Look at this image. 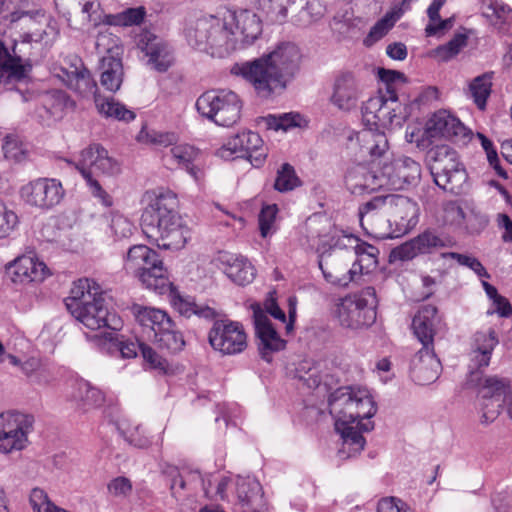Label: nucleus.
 Segmentation results:
<instances>
[{
	"instance_id": "obj_1",
	"label": "nucleus",
	"mask_w": 512,
	"mask_h": 512,
	"mask_svg": "<svg viewBox=\"0 0 512 512\" xmlns=\"http://www.w3.org/2000/svg\"><path fill=\"white\" fill-rule=\"evenodd\" d=\"M328 406L335 430L342 439L339 457L348 459L358 455L366 444L362 432L374 429L370 419L376 414L377 406L372 396L366 389L340 387L329 395Z\"/></svg>"
},
{
	"instance_id": "obj_2",
	"label": "nucleus",
	"mask_w": 512,
	"mask_h": 512,
	"mask_svg": "<svg viewBox=\"0 0 512 512\" xmlns=\"http://www.w3.org/2000/svg\"><path fill=\"white\" fill-rule=\"evenodd\" d=\"M301 54L292 43H282L272 52L253 61L235 63L231 74L250 83L258 96L268 98L283 91L299 70Z\"/></svg>"
},
{
	"instance_id": "obj_3",
	"label": "nucleus",
	"mask_w": 512,
	"mask_h": 512,
	"mask_svg": "<svg viewBox=\"0 0 512 512\" xmlns=\"http://www.w3.org/2000/svg\"><path fill=\"white\" fill-rule=\"evenodd\" d=\"M141 215V227L146 237L158 247L180 249L191 232L177 212V197L170 190H159L149 196Z\"/></svg>"
},
{
	"instance_id": "obj_4",
	"label": "nucleus",
	"mask_w": 512,
	"mask_h": 512,
	"mask_svg": "<svg viewBox=\"0 0 512 512\" xmlns=\"http://www.w3.org/2000/svg\"><path fill=\"white\" fill-rule=\"evenodd\" d=\"M65 305L71 315L90 330L107 328L110 331L122 327L121 319L105 307L99 287L92 280L74 282Z\"/></svg>"
},
{
	"instance_id": "obj_5",
	"label": "nucleus",
	"mask_w": 512,
	"mask_h": 512,
	"mask_svg": "<svg viewBox=\"0 0 512 512\" xmlns=\"http://www.w3.org/2000/svg\"><path fill=\"white\" fill-rule=\"evenodd\" d=\"M10 24L17 51L32 55L38 45L50 47L60 32L57 21L43 9L17 8L10 14Z\"/></svg>"
},
{
	"instance_id": "obj_6",
	"label": "nucleus",
	"mask_w": 512,
	"mask_h": 512,
	"mask_svg": "<svg viewBox=\"0 0 512 512\" xmlns=\"http://www.w3.org/2000/svg\"><path fill=\"white\" fill-rule=\"evenodd\" d=\"M189 45L212 57L224 58L236 49L241 48L239 38L234 29L227 22V16L203 17L187 31Z\"/></svg>"
},
{
	"instance_id": "obj_7",
	"label": "nucleus",
	"mask_w": 512,
	"mask_h": 512,
	"mask_svg": "<svg viewBox=\"0 0 512 512\" xmlns=\"http://www.w3.org/2000/svg\"><path fill=\"white\" fill-rule=\"evenodd\" d=\"M124 267L128 272L135 274L149 290L160 295L171 290V282L162 260L156 251L146 245L132 246L127 252Z\"/></svg>"
},
{
	"instance_id": "obj_8",
	"label": "nucleus",
	"mask_w": 512,
	"mask_h": 512,
	"mask_svg": "<svg viewBox=\"0 0 512 512\" xmlns=\"http://www.w3.org/2000/svg\"><path fill=\"white\" fill-rule=\"evenodd\" d=\"M76 169L86 180L91 194L104 206H112V197L102 188L93 175L115 176L121 171L119 162L112 158L104 147L99 144H92L81 151Z\"/></svg>"
},
{
	"instance_id": "obj_9",
	"label": "nucleus",
	"mask_w": 512,
	"mask_h": 512,
	"mask_svg": "<svg viewBox=\"0 0 512 512\" xmlns=\"http://www.w3.org/2000/svg\"><path fill=\"white\" fill-rule=\"evenodd\" d=\"M427 158L435 184L445 191L460 194L468 175L458 153L448 145H439L428 151Z\"/></svg>"
},
{
	"instance_id": "obj_10",
	"label": "nucleus",
	"mask_w": 512,
	"mask_h": 512,
	"mask_svg": "<svg viewBox=\"0 0 512 512\" xmlns=\"http://www.w3.org/2000/svg\"><path fill=\"white\" fill-rule=\"evenodd\" d=\"M474 383L478 386V403L482 423L493 422L500 414L504 403H507V411L512 419V391L507 378L497 376L480 378L478 373L471 372L468 384L473 385Z\"/></svg>"
},
{
	"instance_id": "obj_11",
	"label": "nucleus",
	"mask_w": 512,
	"mask_h": 512,
	"mask_svg": "<svg viewBox=\"0 0 512 512\" xmlns=\"http://www.w3.org/2000/svg\"><path fill=\"white\" fill-rule=\"evenodd\" d=\"M377 303L376 291L371 286L344 297L337 305L340 325L352 330L371 326L376 320Z\"/></svg>"
},
{
	"instance_id": "obj_12",
	"label": "nucleus",
	"mask_w": 512,
	"mask_h": 512,
	"mask_svg": "<svg viewBox=\"0 0 512 512\" xmlns=\"http://www.w3.org/2000/svg\"><path fill=\"white\" fill-rule=\"evenodd\" d=\"M361 112L363 121L377 128L400 127L409 116L408 107L400 102L398 95H386L382 88L364 102Z\"/></svg>"
},
{
	"instance_id": "obj_13",
	"label": "nucleus",
	"mask_w": 512,
	"mask_h": 512,
	"mask_svg": "<svg viewBox=\"0 0 512 512\" xmlns=\"http://www.w3.org/2000/svg\"><path fill=\"white\" fill-rule=\"evenodd\" d=\"M196 109L215 124L229 127L240 119L242 103L233 91L210 90L197 99Z\"/></svg>"
},
{
	"instance_id": "obj_14",
	"label": "nucleus",
	"mask_w": 512,
	"mask_h": 512,
	"mask_svg": "<svg viewBox=\"0 0 512 512\" xmlns=\"http://www.w3.org/2000/svg\"><path fill=\"white\" fill-rule=\"evenodd\" d=\"M419 207L402 195H390L387 207L389 230L378 233L380 238H398L411 231L418 223Z\"/></svg>"
},
{
	"instance_id": "obj_15",
	"label": "nucleus",
	"mask_w": 512,
	"mask_h": 512,
	"mask_svg": "<svg viewBox=\"0 0 512 512\" xmlns=\"http://www.w3.org/2000/svg\"><path fill=\"white\" fill-rule=\"evenodd\" d=\"M34 417L18 411L0 415V452L9 453L22 450L28 442V434L32 431Z\"/></svg>"
},
{
	"instance_id": "obj_16",
	"label": "nucleus",
	"mask_w": 512,
	"mask_h": 512,
	"mask_svg": "<svg viewBox=\"0 0 512 512\" xmlns=\"http://www.w3.org/2000/svg\"><path fill=\"white\" fill-rule=\"evenodd\" d=\"M217 155L224 160L246 158L254 167H260L266 158L263 140L253 131L237 133L217 151Z\"/></svg>"
},
{
	"instance_id": "obj_17",
	"label": "nucleus",
	"mask_w": 512,
	"mask_h": 512,
	"mask_svg": "<svg viewBox=\"0 0 512 512\" xmlns=\"http://www.w3.org/2000/svg\"><path fill=\"white\" fill-rule=\"evenodd\" d=\"M211 347L222 355H236L247 348V334L239 322L216 320L209 333Z\"/></svg>"
},
{
	"instance_id": "obj_18",
	"label": "nucleus",
	"mask_w": 512,
	"mask_h": 512,
	"mask_svg": "<svg viewBox=\"0 0 512 512\" xmlns=\"http://www.w3.org/2000/svg\"><path fill=\"white\" fill-rule=\"evenodd\" d=\"M64 194L62 183L54 178H38L21 188V197L25 203L41 209L58 205Z\"/></svg>"
},
{
	"instance_id": "obj_19",
	"label": "nucleus",
	"mask_w": 512,
	"mask_h": 512,
	"mask_svg": "<svg viewBox=\"0 0 512 512\" xmlns=\"http://www.w3.org/2000/svg\"><path fill=\"white\" fill-rule=\"evenodd\" d=\"M30 53L17 51V46L13 43L9 50L0 41V83L10 84L25 79L32 70Z\"/></svg>"
},
{
	"instance_id": "obj_20",
	"label": "nucleus",
	"mask_w": 512,
	"mask_h": 512,
	"mask_svg": "<svg viewBox=\"0 0 512 512\" xmlns=\"http://www.w3.org/2000/svg\"><path fill=\"white\" fill-rule=\"evenodd\" d=\"M424 133L429 140L445 138L453 142H464L469 130L447 110L435 112L427 121Z\"/></svg>"
},
{
	"instance_id": "obj_21",
	"label": "nucleus",
	"mask_w": 512,
	"mask_h": 512,
	"mask_svg": "<svg viewBox=\"0 0 512 512\" xmlns=\"http://www.w3.org/2000/svg\"><path fill=\"white\" fill-rule=\"evenodd\" d=\"M252 309L255 334L259 340L258 349L260 355L265 361L271 362L272 353L283 350L286 346V341L280 337L265 311L258 304L252 305Z\"/></svg>"
},
{
	"instance_id": "obj_22",
	"label": "nucleus",
	"mask_w": 512,
	"mask_h": 512,
	"mask_svg": "<svg viewBox=\"0 0 512 512\" xmlns=\"http://www.w3.org/2000/svg\"><path fill=\"white\" fill-rule=\"evenodd\" d=\"M385 188L400 190L415 183L421 175V166L410 157L401 156L385 162L381 167Z\"/></svg>"
},
{
	"instance_id": "obj_23",
	"label": "nucleus",
	"mask_w": 512,
	"mask_h": 512,
	"mask_svg": "<svg viewBox=\"0 0 512 512\" xmlns=\"http://www.w3.org/2000/svg\"><path fill=\"white\" fill-rule=\"evenodd\" d=\"M364 86L350 71L341 72L334 80L331 103L340 110L351 111L358 105Z\"/></svg>"
},
{
	"instance_id": "obj_24",
	"label": "nucleus",
	"mask_w": 512,
	"mask_h": 512,
	"mask_svg": "<svg viewBox=\"0 0 512 512\" xmlns=\"http://www.w3.org/2000/svg\"><path fill=\"white\" fill-rule=\"evenodd\" d=\"M213 262L217 268L222 270L237 285H247L255 278V268L242 255L220 251L214 257Z\"/></svg>"
},
{
	"instance_id": "obj_25",
	"label": "nucleus",
	"mask_w": 512,
	"mask_h": 512,
	"mask_svg": "<svg viewBox=\"0 0 512 512\" xmlns=\"http://www.w3.org/2000/svg\"><path fill=\"white\" fill-rule=\"evenodd\" d=\"M378 169L374 165L369 168L362 164L352 167L345 177L347 189L354 195H363L385 188V177Z\"/></svg>"
},
{
	"instance_id": "obj_26",
	"label": "nucleus",
	"mask_w": 512,
	"mask_h": 512,
	"mask_svg": "<svg viewBox=\"0 0 512 512\" xmlns=\"http://www.w3.org/2000/svg\"><path fill=\"white\" fill-rule=\"evenodd\" d=\"M441 372V363L434 347H422L413 356L410 363L412 380L419 385H428L436 381Z\"/></svg>"
},
{
	"instance_id": "obj_27",
	"label": "nucleus",
	"mask_w": 512,
	"mask_h": 512,
	"mask_svg": "<svg viewBox=\"0 0 512 512\" xmlns=\"http://www.w3.org/2000/svg\"><path fill=\"white\" fill-rule=\"evenodd\" d=\"M8 271L12 281L20 284L41 282L49 273L46 264L31 255L16 258L9 264Z\"/></svg>"
},
{
	"instance_id": "obj_28",
	"label": "nucleus",
	"mask_w": 512,
	"mask_h": 512,
	"mask_svg": "<svg viewBox=\"0 0 512 512\" xmlns=\"http://www.w3.org/2000/svg\"><path fill=\"white\" fill-rule=\"evenodd\" d=\"M227 22L234 29L239 38L241 48L252 44L261 34L262 26L259 17L252 11L241 10L239 12L228 11L225 13Z\"/></svg>"
},
{
	"instance_id": "obj_29",
	"label": "nucleus",
	"mask_w": 512,
	"mask_h": 512,
	"mask_svg": "<svg viewBox=\"0 0 512 512\" xmlns=\"http://www.w3.org/2000/svg\"><path fill=\"white\" fill-rule=\"evenodd\" d=\"M358 139L363 154L370 156L371 165L381 167L391 160L388 139L384 132L365 129L359 133Z\"/></svg>"
},
{
	"instance_id": "obj_30",
	"label": "nucleus",
	"mask_w": 512,
	"mask_h": 512,
	"mask_svg": "<svg viewBox=\"0 0 512 512\" xmlns=\"http://www.w3.org/2000/svg\"><path fill=\"white\" fill-rule=\"evenodd\" d=\"M117 330H110L99 335H95L93 340L95 345L102 351L110 355L119 354L122 358L136 357L138 351H141L143 343L124 340L119 336Z\"/></svg>"
},
{
	"instance_id": "obj_31",
	"label": "nucleus",
	"mask_w": 512,
	"mask_h": 512,
	"mask_svg": "<svg viewBox=\"0 0 512 512\" xmlns=\"http://www.w3.org/2000/svg\"><path fill=\"white\" fill-rule=\"evenodd\" d=\"M131 311L136 322L142 328L143 334H145L149 340H151L164 325H169V321L171 320V317L164 310L153 307L135 304L132 306Z\"/></svg>"
},
{
	"instance_id": "obj_32",
	"label": "nucleus",
	"mask_w": 512,
	"mask_h": 512,
	"mask_svg": "<svg viewBox=\"0 0 512 512\" xmlns=\"http://www.w3.org/2000/svg\"><path fill=\"white\" fill-rule=\"evenodd\" d=\"M141 50L148 57V64L159 72H165L173 62L169 47L153 35L145 36L139 41Z\"/></svg>"
},
{
	"instance_id": "obj_33",
	"label": "nucleus",
	"mask_w": 512,
	"mask_h": 512,
	"mask_svg": "<svg viewBox=\"0 0 512 512\" xmlns=\"http://www.w3.org/2000/svg\"><path fill=\"white\" fill-rule=\"evenodd\" d=\"M437 308L433 305H424L412 320V330L422 347H434Z\"/></svg>"
},
{
	"instance_id": "obj_34",
	"label": "nucleus",
	"mask_w": 512,
	"mask_h": 512,
	"mask_svg": "<svg viewBox=\"0 0 512 512\" xmlns=\"http://www.w3.org/2000/svg\"><path fill=\"white\" fill-rule=\"evenodd\" d=\"M389 202L390 195H381L361 205L358 212L361 226L376 236H378V233H383L377 227L376 221L379 216L387 217Z\"/></svg>"
},
{
	"instance_id": "obj_35",
	"label": "nucleus",
	"mask_w": 512,
	"mask_h": 512,
	"mask_svg": "<svg viewBox=\"0 0 512 512\" xmlns=\"http://www.w3.org/2000/svg\"><path fill=\"white\" fill-rule=\"evenodd\" d=\"M236 493L242 512H259L262 503V488L252 477H238Z\"/></svg>"
},
{
	"instance_id": "obj_36",
	"label": "nucleus",
	"mask_w": 512,
	"mask_h": 512,
	"mask_svg": "<svg viewBox=\"0 0 512 512\" xmlns=\"http://www.w3.org/2000/svg\"><path fill=\"white\" fill-rule=\"evenodd\" d=\"M497 344L498 338L493 329H489L487 332L480 331L475 333L471 346V361L473 365L478 369L487 367L492 351Z\"/></svg>"
},
{
	"instance_id": "obj_37",
	"label": "nucleus",
	"mask_w": 512,
	"mask_h": 512,
	"mask_svg": "<svg viewBox=\"0 0 512 512\" xmlns=\"http://www.w3.org/2000/svg\"><path fill=\"white\" fill-rule=\"evenodd\" d=\"M198 156V150L189 144L174 145L163 154V161L169 168H184L197 179L198 170L193 162Z\"/></svg>"
},
{
	"instance_id": "obj_38",
	"label": "nucleus",
	"mask_w": 512,
	"mask_h": 512,
	"mask_svg": "<svg viewBox=\"0 0 512 512\" xmlns=\"http://www.w3.org/2000/svg\"><path fill=\"white\" fill-rule=\"evenodd\" d=\"M100 83L107 91L117 92L123 82V65L119 57L103 56L100 61Z\"/></svg>"
},
{
	"instance_id": "obj_39",
	"label": "nucleus",
	"mask_w": 512,
	"mask_h": 512,
	"mask_svg": "<svg viewBox=\"0 0 512 512\" xmlns=\"http://www.w3.org/2000/svg\"><path fill=\"white\" fill-rule=\"evenodd\" d=\"M349 244L353 247L354 253L357 256L356 261L353 263L358 273H369L377 267L379 250L366 242H360V240L354 236L344 237Z\"/></svg>"
},
{
	"instance_id": "obj_40",
	"label": "nucleus",
	"mask_w": 512,
	"mask_h": 512,
	"mask_svg": "<svg viewBox=\"0 0 512 512\" xmlns=\"http://www.w3.org/2000/svg\"><path fill=\"white\" fill-rule=\"evenodd\" d=\"M350 261L342 263L335 261L334 259L319 261V268L321 269L325 280L333 285L347 286L351 281L354 280L357 274L355 265L348 268Z\"/></svg>"
},
{
	"instance_id": "obj_41",
	"label": "nucleus",
	"mask_w": 512,
	"mask_h": 512,
	"mask_svg": "<svg viewBox=\"0 0 512 512\" xmlns=\"http://www.w3.org/2000/svg\"><path fill=\"white\" fill-rule=\"evenodd\" d=\"M167 293H169L171 297L174 308L185 317L189 318L192 315H197L201 318L213 319L216 316V312L213 308L197 304L190 298L182 297L172 285L171 290H168Z\"/></svg>"
},
{
	"instance_id": "obj_42",
	"label": "nucleus",
	"mask_w": 512,
	"mask_h": 512,
	"mask_svg": "<svg viewBox=\"0 0 512 512\" xmlns=\"http://www.w3.org/2000/svg\"><path fill=\"white\" fill-rule=\"evenodd\" d=\"M68 87L82 97L87 98L93 96L95 102L96 96H101L98 93L96 81L93 79L91 72L85 67H82L81 69L76 68L71 72L68 80Z\"/></svg>"
},
{
	"instance_id": "obj_43",
	"label": "nucleus",
	"mask_w": 512,
	"mask_h": 512,
	"mask_svg": "<svg viewBox=\"0 0 512 512\" xmlns=\"http://www.w3.org/2000/svg\"><path fill=\"white\" fill-rule=\"evenodd\" d=\"M161 349L170 352H178L185 346V340L182 333L177 329L172 319L169 325H164L159 332L151 339Z\"/></svg>"
},
{
	"instance_id": "obj_44",
	"label": "nucleus",
	"mask_w": 512,
	"mask_h": 512,
	"mask_svg": "<svg viewBox=\"0 0 512 512\" xmlns=\"http://www.w3.org/2000/svg\"><path fill=\"white\" fill-rule=\"evenodd\" d=\"M73 397L84 411L101 406L105 401L103 392L84 380L77 383Z\"/></svg>"
},
{
	"instance_id": "obj_45",
	"label": "nucleus",
	"mask_w": 512,
	"mask_h": 512,
	"mask_svg": "<svg viewBox=\"0 0 512 512\" xmlns=\"http://www.w3.org/2000/svg\"><path fill=\"white\" fill-rule=\"evenodd\" d=\"M414 245H416L421 254H425L437 249L453 247L455 241L448 235L438 234L433 230H426L414 238Z\"/></svg>"
},
{
	"instance_id": "obj_46",
	"label": "nucleus",
	"mask_w": 512,
	"mask_h": 512,
	"mask_svg": "<svg viewBox=\"0 0 512 512\" xmlns=\"http://www.w3.org/2000/svg\"><path fill=\"white\" fill-rule=\"evenodd\" d=\"M97 111L107 118H114L122 121H131L135 118V113L127 109L120 102L115 101L113 98H106L103 96H96Z\"/></svg>"
},
{
	"instance_id": "obj_47",
	"label": "nucleus",
	"mask_w": 512,
	"mask_h": 512,
	"mask_svg": "<svg viewBox=\"0 0 512 512\" xmlns=\"http://www.w3.org/2000/svg\"><path fill=\"white\" fill-rule=\"evenodd\" d=\"M492 77V72L484 73L475 77L469 85L471 97L480 110L485 109L487 99L491 94Z\"/></svg>"
},
{
	"instance_id": "obj_48",
	"label": "nucleus",
	"mask_w": 512,
	"mask_h": 512,
	"mask_svg": "<svg viewBox=\"0 0 512 512\" xmlns=\"http://www.w3.org/2000/svg\"><path fill=\"white\" fill-rule=\"evenodd\" d=\"M402 10L392 11L387 13L383 18L378 20L370 29L369 34L364 39V44L367 46L373 45L375 42L382 39L389 30L394 26L397 20L400 19Z\"/></svg>"
},
{
	"instance_id": "obj_49",
	"label": "nucleus",
	"mask_w": 512,
	"mask_h": 512,
	"mask_svg": "<svg viewBox=\"0 0 512 512\" xmlns=\"http://www.w3.org/2000/svg\"><path fill=\"white\" fill-rule=\"evenodd\" d=\"M145 15V8L140 6L136 8H128L115 15H108L106 16V21L108 25L133 26L141 24Z\"/></svg>"
},
{
	"instance_id": "obj_50",
	"label": "nucleus",
	"mask_w": 512,
	"mask_h": 512,
	"mask_svg": "<svg viewBox=\"0 0 512 512\" xmlns=\"http://www.w3.org/2000/svg\"><path fill=\"white\" fill-rule=\"evenodd\" d=\"M95 48L99 54L107 53L106 56L119 57V38L113 35L108 27L102 26L96 37Z\"/></svg>"
},
{
	"instance_id": "obj_51",
	"label": "nucleus",
	"mask_w": 512,
	"mask_h": 512,
	"mask_svg": "<svg viewBox=\"0 0 512 512\" xmlns=\"http://www.w3.org/2000/svg\"><path fill=\"white\" fill-rule=\"evenodd\" d=\"M483 14L494 20L495 25L512 24V8L499 0H490L484 4Z\"/></svg>"
},
{
	"instance_id": "obj_52",
	"label": "nucleus",
	"mask_w": 512,
	"mask_h": 512,
	"mask_svg": "<svg viewBox=\"0 0 512 512\" xmlns=\"http://www.w3.org/2000/svg\"><path fill=\"white\" fill-rule=\"evenodd\" d=\"M467 40L466 34L457 33L448 43L438 46L434 50V56L440 61H449L467 45Z\"/></svg>"
},
{
	"instance_id": "obj_53",
	"label": "nucleus",
	"mask_w": 512,
	"mask_h": 512,
	"mask_svg": "<svg viewBox=\"0 0 512 512\" xmlns=\"http://www.w3.org/2000/svg\"><path fill=\"white\" fill-rule=\"evenodd\" d=\"M378 77L382 83L379 88H382L386 95L397 94L399 87L406 83L405 75L395 70L380 68Z\"/></svg>"
},
{
	"instance_id": "obj_54",
	"label": "nucleus",
	"mask_w": 512,
	"mask_h": 512,
	"mask_svg": "<svg viewBox=\"0 0 512 512\" xmlns=\"http://www.w3.org/2000/svg\"><path fill=\"white\" fill-rule=\"evenodd\" d=\"M56 5L67 10L68 13H82L85 19L91 20L99 4L97 0H55Z\"/></svg>"
},
{
	"instance_id": "obj_55",
	"label": "nucleus",
	"mask_w": 512,
	"mask_h": 512,
	"mask_svg": "<svg viewBox=\"0 0 512 512\" xmlns=\"http://www.w3.org/2000/svg\"><path fill=\"white\" fill-rule=\"evenodd\" d=\"M300 180L297 177L294 168L284 163L277 172L274 188L279 192L291 191L299 186Z\"/></svg>"
},
{
	"instance_id": "obj_56",
	"label": "nucleus",
	"mask_w": 512,
	"mask_h": 512,
	"mask_svg": "<svg viewBox=\"0 0 512 512\" xmlns=\"http://www.w3.org/2000/svg\"><path fill=\"white\" fill-rule=\"evenodd\" d=\"M119 430L123 437L131 445L138 448H146L151 444V440L144 434L143 429L139 425L131 426L126 422L119 425Z\"/></svg>"
},
{
	"instance_id": "obj_57",
	"label": "nucleus",
	"mask_w": 512,
	"mask_h": 512,
	"mask_svg": "<svg viewBox=\"0 0 512 512\" xmlns=\"http://www.w3.org/2000/svg\"><path fill=\"white\" fill-rule=\"evenodd\" d=\"M133 491L131 480L125 476H117L111 479L107 484L108 495L112 498L124 500L128 498Z\"/></svg>"
},
{
	"instance_id": "obj_58",
	"label": "nucleus",
	"mask_w": 512,
	"mask_h": 512,
	"mask_svg": "<svg viewBox=\"0 0 512 512\" xmlns=\"http://www.w3.org/2000/svg\"><path fill=\"white\" fill-rule=\"evenodd\" d=\"M138 139L142 142L168 147L175 143L176 137L172 133H163L156 130L142 129Z\"/></svg>"
},
{
	"instance_id": "obj_59",
	"label": "nucleus",
	"mask_w": 512,
	"mask_h": 512,
	"mask_svg": "<svg viewBox=\"0 0 512 512\" xmlns=\"http://www.w3.org/2000/svg\"><path fill=\"white\" fill-rule=\"evenodd\" d=\"M295 376L309 388L318 387L321 382L317 368L312 367L311 362L306 360L299 363Z\"/></svg>"
},
{
	"instance_id": "obj_60",
	"label": "nucleus",
	"mask_w": 512,
	"mask_h": 512,
	"mask_svg": "<svg viewBox=\"0 0 512 512\" xmlns=\"http://www.w3.org/2000/svg\"><path fill=\"white\" fill-rule=\"evenodd\" d=\"M29 502L33 512H53L57 509V506L49 500L47 493L38 487L31 490Z\"/></svg>"
},
{
	"instance_id": "obj_61",
	"label": "nucleus",
	"mask_w": 512,
	"mask_h": 512,
	"mask_svg": "<svg viewBox=\"0 0 512 512\" xmlns=\"http://www.w3.org/2000/svg\"><path fill=\"white\" fill-rule=\"evenodd\" d=\"M18 224L16 213L0 200V239L8 237Z\"/></svg>"
},
{
	"instance_id": "obj_62",
	"label": "nucleus",
	"mask_w": 512,
	"mask_h": 512,
	"mask_svg": "<svg viewBox=\"0 0 512 512\" xmlns=\"http://www.w3.org/2000/svg\"><path fill=\"white\" fill-rule=\"evenodd\" d=\"M3 152L6 159L21 162L26 158L27 150L16 137L7 136L3 144Z\"/></svg>"
},
{
	"instance_id": "obj_63",
	"label": "nucleus",
	"mask_w": 512,
	"mask_h": 512,
	"mask_svg": "<svg viewBox=\"0 0 512 512\" xmlns=\"http://www.w3.org/2000/svg\"><path fill=\"white\" fill-rule=\"evenodd\" d=\"M300 115L286 113L280 116L269 115L266 117L267 127L275 131L284 130L299 126Z\"/></svg>"
},
{
	"instance_id": "obj_64",
	"label": "nucleus",
	"mask_w": 512,
	"mask_h": 512,
	"mask_svg": "<svg viewBox=\"0 0 512 512\" xmlns=\"http://www.w3.org/2000/svg\"><path fill=\"white\" fill-rule=\"evenodd\" d=\"M464 218L465 213L458 203L449 201L443 205L442 220L445 224L460 226Z\"/></svg>"
}]
</instances>
